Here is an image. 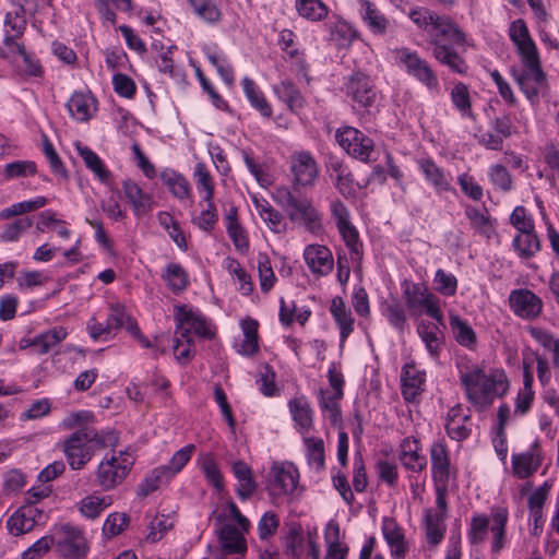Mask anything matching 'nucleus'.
Wrapping results in <instances>:
<instances>
[{"mask_svg":"<svg viewBox=\"0 0 559 559\" xmlns=\"http://www.w3.org/2000/svg\"><path fill=\"white\" fill-rule=\"evenodd\" d=\"M223 550L227 554H243L247 550L246 539L233 525H224L219 533Z\"/></svg>","mask_w":559,"mask_h":559,"instance_id":"42","label":"nucleus"},{"mask_svg":"<svg viewBox=\"0 0 559 559\" xmlns=\"http://www.w3.org/2000/svg\"><path fill=\"white\" fill-rule=\"evenodd\" d=\"M68 332L64 328L55 326L35 336L27 343V346H35L38 348L37 353L39 355H45L66 340Z\"/></svg>","mask_w":559,"mask_h":559,"instance_id":"34","label":"nucleus"},{"mask_svg":"<svg viewBox=\"0 0 559 559\" xmlns=\"http://www.w3.org/2000/svg\"><path fill=\"white\" fill-rule=\"evenodd\" d=\"M70 116L79 121H88L97 111V100L90 92H74L67 103Z\"/></svg>","mask_w":559,"mask_h":559,"instance_id":"22","label":"nucleus"},{"mask_svg":"<svg viewBox=\"0 0 559 559\" xmlns=\"http://www.w3.org/2000/svg\"><path fill=\"white\" fill-rule=\"evenodd\" d=\"M362 21L374 35H383L389 27L388 19L370 0H357Z\"/></svg>","mask_w":559,"mask_h":559,"instance_id":"29","label":"nucleus"},{"mask_svg":"<svg viewBox=\"0 0 559 559\" xmlns=\"http://www.w3.org/2000/svg\"><path fill=\"white\" fill-rule=\"evenodd\" d=\"M194 450V444L185 445L171 456L166 465H160L162 469H164L165 474L168 475L171 479L176 474L181 472L187 463L191 460Z\"/></svg>","mask_w":559,"mask_h":559,"instance_id":"52","label":"nucleus"},{"mask_svg":"<svg viewBox=\"0 0 559 559\" xmlns=\"http://www.w3.org/2000/svg\"><path fill=\"white\" fill-rule=\"evenodd\" d=\"M471 418L464 413L461 405L453 406L447 417L445 429L449 437L453 440L461 441L468 437L471 428L467 425Z\"/></svg>","mask_w":559,"mask_h":559,"instance_id":"28","label":"nucleus"},{"mask_svg":"<svg viewBox=\"0 0 559 559\" xmlns=\"http://www.w3.org/2000/svg\"><path fill=\"white\" fill-rule=\"evenodd\" d=\"M381 312L386 318L389 324L400 332L404 331L406 324V313L402 304L393 298L381 304Z\"/></svg>","mask_w":559,"mask_h":559,"instance_id":"45","label":"nucleus"},{"mask_svg":"<svg viewBox=\"0 0 559 559\" xmlns=\"http://www.w3.org/2000/svg\"><path fill=\"white\" fill-rule=\"evenodd\" d=\"M425 376L426 373L418 370L414 364H406L403 367L402 394L406 401H414L424 391Z\"/></svg>","mask_w":559,"mask_h":559,"instance_id":"26","label":"nucleus"},{"mask_svg":"<svg viewBox=\"0 0 559 559\" xmlns=\"http://www.w3.org/2000/svg\"><path fill=\"white\" fill-rule=\"evenodd\" d=\"M408 17L430 35L432 55L441 64L459 74L466 72V62L460 56L465 51L466 35L450 16L439 15L427 8H416L409 11Z\"/></svg>","mask_w":559,"mask_h":559,"instance_id":"1","label":"nucleus"},{"mask_svg":"<svg viewBox=\"0 0 559 559\" xmlns=\"http://www.w3.org/2000/svg\"><path fill=\"white\" fill-rule=\"evenodd\" d=\"M509 302L516 316L528 320L538 317L543 309L542 299L526 288L512 290L509 296Z\"/></svg>","mask_w":559,"mask_h":559,"instance_id":"15","label":"nucleus"},{"mask_svg":"<svg viewBox=\"0 0 559 559\" xmlns=\"http://www.w3.org/2000/svg\"><path fill=\"white\" fill-rule=\"evenodd\" d=\"M550 485L545 481L528 497V508L535 522L543 518V507L550 490Z\"/></svg>","mask_w":559,"mask_h":559,"instance_id":"59","label":"nucleus"},{"mask_svg":"<svg viewBox=\"0 0 559 559\" xmlns=\"http://www.w3.org/2000/svg\"><path fill=\"white\" fill-rule=\"evenodd\" d=\"M78 154L83 159L85 166L102 181L106 182L109 179V171L99 156L88 146L82 145L80 142L75 143Z\"/></svg>","mask_w":559,"mask_h":559,"instance_id":"39","label":"nucleus"},{"mask_svg":"<svg viewBox=\"0 0 559 559\" xmlns=\"http://www.w3.org/2000/svg\"><path fill=\"white\" fill-rule=\"evenodd\" d=\"M273 91L292 111H297L305 105L304 96L290 81H282L278 84H275L273 86Z\"/></svg>","mask_w":559,"mask_h":559,"instance_id":"38","label":"nucleus"},{"mask_svg":"<svg viewBox=\"0 0 559 559\" xmlns=\"http://www.w3.org/2000/svg\"><path fill=\"white\" fill-rule=\"evenodd\" d=\"M296 10L309 21H321L328 15V7L321 0H296Z\"/></svg>","mask_w":559,"mask_h":559,"instance_id":"48","label":"nucleus"},{"mask_svg":"<svg viewBox=\"0 0 559 559\" xmlns=\"http://www.w3.org/2000/svg\"><path fill=\"white\" fill-rule=\"evenodd\" d=\"M402 288L405 305L412 314L420 316L426 313L438 323L442 322L440 300L426 285L423 283L411 284L405 281L402 284Z\"/></svg>","mask_w":559,"mask_h":559,"instance_id":"4","label":"nucleus"},{"mask_svg":"<svg viewBox=\"0 0 559 559\" xmlns=\"http://www.w3.org/2000/svg\"><path fill=\"white\" fill-rule=\"evenodd\" d=\"M194 178L197 181V188L200 192H204L203 200L211 201L214 195V186L212 177L206 166L203 163H198L194 168Z\"/></svg>","mask_w":559,"mask_h":559,"instance_id":"60","label":"nucleus"},{"mask_svg":"<svg viewBox=\"0 0 559 559\" xmlns=\"http://www.w3.org/2000/svg\"><path fill=\"white\" fill-rule=\"evenodd\" d=\"M231 472L238 481L236 492L241 500H247L257 489L255 481L249 465L242 461H236L231 466Z\"/></svg>","mask_w":559,"mask_h":559,"instance_id":"33","label":"nucleus"},{"mask_svg":"<svg viewBox=\"0 0 559 559\" xmlns=\"http://www.w3.org/2000/svg\"><path fill=\"white\" fill-rule=\"evenodd\" d=\"M508 518L506 508H497L491 514V552H500L508 544L506 532Z\"/></svg>","mask_w":559,"mask_h":559,"instance_id":"31","label":"nucleus"},{"mask_svg":"<svg viewBox=\"0 0 559 559\" xmlns=\"http://www.w3.org/2000/svg\"><path fill=\"white\" fill-rule=\"evenodd\" d=\"M393 53L395 62L404 66L407 73L412 76H414L426 62L416 51H412L408 48L396 49Z\"/></svg>","mask_w":559,"mask_h":559,"instance_id":"54","label":"nucleus"},{"mask_svg":"<svg viewBox=\"0 0 559 559\" xmlns=\"http://www.w3.org/2000/svg\"><path fill=\"white\" fill-rule=\"evenodd\" d=\"M326 555L325 559H345L348 554V547L340 543V527L338 524L331 521L329 522L325 534Z\"/></svg>","mask_w":559,"mask_h":559,"instance_id":"37","label":"nucleus"},{"mask_svg":"<svg viewBox=\"0 0 559 559\" xmlns=\"http://www.w3.org/2000/svg\"><path fill=\"white\" fill-rule=\"evenodd\" d=\"M382 533L394 559H404L408 546L403 530L396 521L391 518H384L382 521Z\"/></svg>","mask_w":559,"mask_h":559,"instance_id":"24","label":"nucleus"},{"mask_svg":"<svg viewBox=\"0 0 559 559\" xmlns=\"http://www.w3.org/2000/svg\"><path fill=\"white\" fill-rule=\"evenodd\" d=\"M540 465V459L534 452H527L513 456V471L520 478H526L534 474Z\"/></svg>","mask_w":559,"mask_h":559,"instance_id":"49","label":"nucleus"},{"mask_svg":"<svg viewBox=\"0 0 559 559\" xmlns=\"http://www.w3.org/2000/svg\"><path fill=\"white\" fill-rule=\"evenodd\" d=\"M170 480V477L165 474L164 469L160 466L154 468L140 485L138 489V495L141 497H146L150 493L154 492L159 488V486L164 483Z\"/></svg>","mask_w":559,"mask_h":559,"instance_id":"58","label":"nucleus"},{"mask_svg":"<svg viewBox=\"0 0 559 559\" xmlns=\"http://www.w3.org/2000/svg\"><path fill=\"white\" fill-rule=\"evenodd\" d=\"M62 448L67 462L73 471L82 469L94 455L82 428L66 438Z\"/></svg>","mask_w":559,"mask_h":559,"instance_id":"12","label":"nucleus"},{"mask_svg":"<svg viewBox=\"0 0 559 559\" xmlns=\"http://www.w3.org/2000/svg\"><path fill=\"white\" fill-rule=\"evenodd\" d=\"M194 14L206 23L215 24L222 19V13L213 0H187Z\"/></svg>","mask_w":559,"mask_h":559,"instance_id":"50","label":"nucleus"},{"mask_svg":"<svg viewBox=\"0 0 559 559\" xmlns=\"http://www.w3.org/2000/svg\"><path fill=\"white\" fill-rule=\"evenodd\" d=\"M431 476L433 484L449 483L452 468L449 451L442 440L435 441L430 447Z\"/></svg>","mask_w":559,"mask_h":559,"instance_id":"19","label":"nucleus"},{"mask_svg":"<svg viewBox=\"0 0 559 559\" xmlns=\"http://www.w3.org/2000/svg\"><path fill=\"white\" fill-rule=\"evenodd\" d=\"M330 312L340 329V346L343 347L344 343L354 331V318L344 300L338 296L332 299Z\"/></svg>","mask_w":559,"mask_h":559,"instance_id":"27","label":"nucleus"},{"mask_svg":"<svg viewBox=\"0 0 559 559\" xmlns=\"http://www.w3.org/2000/svg\"><path fill=\"white\" fill-rule=\"evenodd\" d=\"M418 166L424 173L425 178L430 182L437 191H450L451 182L448 175L442 168L436 165L430 158H423L418 160Z\"/></svg>","mask_w":559,"mask_h":559,"instance_id":"35","label":"nucleus"},{"mask_svg":"<svg viewBox=\"0 0 559 559\" xmlns=\"http://www.w3.org/2000/svg\"><path fill=\"white\" fill-rule=\"evenodd\" d=\"M512 247L521 260H530L540 251V239L535 229L516 233L512 240Z\"/></svg>","mask_w":559,"mask_h":559,"instance_id":"30","label":"nucleus"},{"mask_svg":"<svg viewBox=\"0 0 559 559\" xmlns=\"http://www.w3.org/2000/svg\"><path fill=\"white\" fill-rule=\"evenodd\" d=\"M175 334H179L181 337H192L191 332L203 337L212 336L206 320L197 311L188 309L186 306L177 308Z\"/></svg>","mask_w":559,"mask_h":559,"instance_id":"14","label":"nucleus"},{"mask_svg":"<svg viewBox=\"0 0 559 559\" xmlns=\"http://www.w3.org/2000/svg\"><path fill=\"white\" fill-rule=\"evenodd\" d=\"M442 325H444L443 321L438 323L437 321L430 322L420 320L416 326L418 336L425 344L430 357L433 359H438L444 345V335L441 330Z\"/></svg>","mask_w":559,"mask_h":559,"instance_id":"18","label":"nucleus"},{"mask_svg":"<svg viewBox=\"0 0 559 559\" xmlns=\"http://www.w3.org/2000/svg\"><path fill=\"white\" fill-rule=\"evenodd\" d=\"M443 521L444 518L441 514H432L431 509L425 510V530L429 544L437 545L443 539L445 532Z\"/></svg>","mask_w":559,"mask_h":559,"instance_id":"46","label":"nucleus"},{"mask_svg":"<svg viewBox=\"0 0 559 559\" xmlns=\"http://www.w3.org/2000/svg\"><path fill=\"white\" fill-rule=\"evenodd\" d=\"M83 432L91 444V450L93 454L97 450H103L106 448H114L118 443V435L114 430H102L97 431L96 429L84 426L82 427Z\"/></svg>","mask_w":559,"mask_h":559,"instance_id":"41","label":"nucleus"},{"mask_svg":"<svg viewBox=\"0 0 559 559\" xmlns=\"http://www.w3.org/2000/svg\"><path fill=\"white\" fill-rule=\"evenodd\" d=\"M241 85L246 97L253 108H255L263 117L270 118L273 114L272 107L264 97L255 82L246 76L241 80Z\"/></svg>","mask_w":559,"mask_h":559,"instance_id":"36","label":"nucleus"},{"mask_svg":"<svg viewBox=\"0 0 559 559\" xmlns=\"http://www.w3.org/2000/svg\"><path fill=\"white\" fill-rule=\"evenodd\" d=\"M456 368L469 403L478 411L485 409L489 405V377L484 367L459 357Z\"/></svg>","mask_w":559,"mask_h":559,"instance_id":"2","label":"nucleus"},{"mask_svg":"<svg viewBox=\"0 0 559 559\" xmlns=\"http://www.w3.org/2000/svg\"><path fill=\"white\" fill-rule=\"evenodd\" d=\"M258 272L260 288L263 293H267L274 286L276 280L270 259L266 254H259L258 257Z\"/></svg>","mask_w":559,"mask_h":559,"instance_id":"63","label":"nucleus"},{"mask_svg":"<svg viewBox=\"0 0 559 559\" xmlns=\"http://www.w3.org/2000/svg\"><path fill=\"white\" fill-rule=\"evenodd\" d=\"M162 178L176 198L183 200L190 195L189 182L182 175L175 171H165Z\"/></svg>","mask_w":559,"mask_h":559,"instance_id":"55","label":"nucleus"},{"mask_svg":"<svg viewBox=\"0 0 559 559\" xmlns=\"http://www.w3.org/2000/svg\"><path fill=\"white\" fill-rule=\"evenodd\" d=\"M53 545L56 552L68 559H81L86 555L87 546L82 532L63 524L52 532Z\"/></svg>","mask_w":559,"mask_h":559,"instance_id":"7","label":"nucleus"},{"mask_svg":"<svg viewBox=\"0 0 559 559\" xmlns=\"http://www.w3.org/2000/svg\"><path fill=\"white\" fill-rule=\"evenodd\" d=\"M36 526V520H32L25 508L21 506L7 521V527L10 534L20 536L28 533Z\"/></svg>","mask_w":559,"mask_h":559,"instance_id":"47","label":"nucleus"},{"mask_svg":"<svg viewBox=\"0 0 559 559\" xmlns=\"http://www.w3.org/2000/svg\"><path fill=\"white\" fill-rule=\"evenodd\" d=\"M43 140V151L46 156V158L49 162L50 169L53 174L67 179L68 178V171L59 157L58 153L56 152L52 143L48 139L46 134L41 135Z\"/></svg>","mask_w":559,"mask_h":559,"instance_id":"61","label":"nucleus"},{"mask_svg":"<svg viewBox=\"0 0 559 559\" xmlns=\"http://www.w3.org/2000/svg\"><path fill=\"white\" fill-rule=\"evenodd\" d=\"M509 35L515 45L521 59L539 55L537 47L530 35L528 28L522 19L515 20L511 23Z\"/></svg>","mask_w":559,"mask_h":559,"instance_id":"23","label":"nucleus"},{"mask_svg":"<svg viewBox=\"0 0 559 559\" xmlns=\"http://www.w3.org/2000/svg\"><path fill=\"white\" fill-rule=\"evenodd\" d=\"M299 473L293 463H275L270 471L267 485L272 497L293 495L297 489Z\"/></svg>","mask_w":559,"mask_h":559,"instance_id":"10","label":"nucleus"},{"mask_svg":"<svg viewBox=\"0 0 559 559\" xmlns=\"http://www.w3.org/2000/svg\"><path fill=\"white\" fill-rule=\"evenodd\" d=\"M306 456L311 469L319 473L325 466L324 441L321 438L308 437L304 439Z\"/></svg>","mask_w":559,"mask_h":559,"instance_id":"40","label":"nucleus"},{"mask_svg":"<svg viewBox=\"0 0 559 559\" xmlns=\"http://www.w3.org/2000/svg\"><path fill=\"white\" fill-rule=\"evenodd\" d=\"M421 444L418 439L407 437L400 444V462L408 471L419 473L427 467V459L420 453Z\"/></svg>","mask_w":559,"mask_h":559,"instance_id":"20","label":"nucleus"},{"mask_svg":"<svg viewBox=\"0 0 559 559\" xmlns=\"http://www.w3.org/2000/svg\"><path fill=\"white\" fill-rule=\"evenodd\" d=\"M32 225L33 221L27 216L19 217L13 222L5 224L0 233V241H17L20 237L32 227Z\"/></svg>","mask_w":559,"mask_h":559,"instance_id":"53","label":"nucleus"},{"mask_svg":"<svg viewBox=\"0 0 559 559\" xmlns=\"http://www.w3.org/2000/svg\"><path fill=\"white\" fill-rule=\"evenodd\" d=\"M163 278L174 294L183 292L189 285V277L185 269L178 263L167 264Z\"/></svg>","mask_w":559,"mask_h":559,"instance_id":"44","label":"nucleus"},{"mask_svg":"<svg viewBox=\"0 0 559 559\" xmlns=\"http://www.w3.org/2000/svg\"><path fill=\"white\" fill-rule=\"evenodd\" d=\"M294 187H311L319 175L318 164L310 152L301 151L290 156Z\"/></svg>","mask_w":559,"mask_h":559,"instance_id":"13","label":"nucleus"},{"mask_svg":"<svg viewBox=\"0 0 559 559\" xmlns=\"http://www.w3.org/2000/svg\"><path fill=\"white\" fill-rule=\"evenodd\" d=\"M34 0H25L24 5H20L13 12H8L5 15L4 24L5 27H10V31H5L3 39L4 46L11 48L13 45L19 44L15 38L21 36L26 27L25 12L32 10L35 7Z\"/></svg>","mask_w":559,"mask_h":559,"instance_id":"21","label":"nucleus"},{"mask_svg":"<svg viewBox=\"0 0 559 559\" xmlns=\"http://www.w3.org/2000/svg\"><path fill=\"white\" fill-rule=\"evenodd\" d=\"M450 325L455 341L462 346L473 348L476 344V334L474 330L457 316H451Z\"/></svg>","mask_w":559,"mask_h":559,"instance_id":"51","label":"nucleus"},{"mask_svg":"<svg viewBox=\"0 0 559 559\" xmlns=\"http://www.w3.org/2000/svg\"><path fill=\"white\" fill-rule=\"evenodd\" d=\"M286 214L292 223L302 226L311 234L318 235L323 230V214L310 198H298Z\"/></svg>","mask_w":559,"mask_h":559,"instance_id":"11","label":"nucleus"},{"mask_svg":"<svg viewBox=\"0 0 559 559\" xmlns=\"http://www.w3.org/2000/svg\"><path fill=\"white\" fill-rule=\"evenodd\" d=\"M200 464L207 481L212 484L217 490H222L224 488L223 476L212 454L202 455L200 459Z\"/></svg>","mask_w":559,"mask_h":559,"instance_id":"57","label":"nucleus"},{"mask_svg":"<svg viewBox=\"0 0 559 559\" xmlns=\"http://www.w3.org/2000/svg\"><path fill=\"white\" fill-rule=\"evenodd\" d=\"M345 92L352 99L353 109L356 111L371 107L377 98L374 84L369 75L361 71H355L348 76Z\"/></svg>","mask_w":559,"mask_h":559,"instance_id":"9","label":"nucleus"},{"mask_svg":"<svg viewBox=\"0 0 559 559\" xmlns=\"http://www.w3.org/2000/svg\"><path fill=\"white\" fill-rule=\"evenodd\" d=\"M305 262L310 272L320 277L330 274L333 270V255L323 245H308L304 250Z\"/></svg>","mask_w":559,"mask_h":559,"instance_id":"17","label":"nucleus"},{"mask_svg":"<svg viewBox=\"0 0 559 559\" xmlns=\"http://www.w3.org/2000/svg\"><path fill=\"white\" fill-rule=\"evenodd\" d=\"M107 322L111 331L118 329H124L128 331L142 347L150 346V340L141 333V330L135 319L126 311V308L121 304H111L109 307V314Z\"/></svg>","mask_w":559,"mask_h":559,"instance_id":"16","label":"nucleus"},{"mask_svg":"<svg viewBox=\"0 0 559 559\" xmlns=\"http://www.w3.org/2000/svg\"><path fill=\"white\" fill-rule=\"evenodd\" d=\"M122 190L136 216H142L151 210L152 199L150 194L145 193L136 182L132 180L123 181Z\"/></svg>","mask_w":559,"mask_h":559,"instance_id":"32","label":"nucleus"},{"mask_svg":"<svg viewBox=\"0 0 559 559\" xmlns=\"http://www.w3.org/2000/svg\"><path fill=\"white\" fill-rule=\"evenodd\" d=\"M521 61L523 68L519 72L513 71V76L525 97L534 104L547 86L546 74L542 69L539 55Z\"/></svg>","mask_w":559,"mask_h":559,"instance_id":"5","label":"nucleus"},{"mask_svg":"<svg viewBox=\"0 0 559 559\" xmlns=\"http://www.w3.org/2000/svg\"><path fill=\"white\" fill-rule=\"evenodd\" d=\"M135 462L134 456L128 451L106 454L96 469V484L105 491H109L121 485Z\"/></svg>","mask_w":559,"mask_h":559,"instance_id":"3","label":"nucleus"},{"mask_svg":"<svg viewBox=\"0 0 559 559\" xmlns=\"http://www.w3.org/2000/svg\"><path fill=\"white\" fill-rule=\"evenodd\" d=\"M332 217L346 247L349 249L352 259L360 261L362 258V243L359 239L357 228L350 222L348 207L341 200H333L330 204Z\"/></svg>","mask_w":559,"mask_h":559,"instance_id":"6","label":"nucleus"},{"mask_svg":"<svg viewBox=\"0 0 559 559\" xmlns=\"http://www.w3.org/2000/svg\"><path fill=\"white\" fill-rule=\"evenodd\" d=\"M109 506L107 498L98 496H87L80 502L81 513L88 518L95 519Z\"/></svg>","mask_w":559,"mask_h":559,"instance_id":"62","label":"nucleus"},{"mask_svg":"<svg viewBox=\"0 0 559 559\" xmlns=\"http://www.w3.org/2000/svg\"><path fill=\"white\" fill-rule=\"evenodd\" d=\"M335 140L350 156L361 162L371 160L374 151L373 140L354 127L340 128L335 132Z\"/></svg>","mask_w":559,"mask_h":559,"instance_id":"8","label":"nucleus"},{"mask_svg":"<svg viewBox=\"0 0 559 559\" xmlns=\"http://www.w3.org/2000/svg\"><path fill=\"white\" fill-rule=\"evenodd\" d=\"M36 164L33 160H15L4 166L3 175L7 179L24 178L36 173Z\"/></svg>","mask_w":559,"mask_h":559,"instance_id":"64","label":"nucleus"},{"mask_svg":"<svg viewBox=\"0 0 559 559\" xmlns=\"http://www.w3.org/2000/svg\"><path fill=\"white\" fill-rule=\"evenodd\" d=\"M295 424L302 432H307L312 426V411L305 397H296L288 403Z\"/></svg>","mask_w":559,"mask_h":559,"instance_id":"43","label":"nucleus"},{"mask_svg":"<svg viewBox=\"0 0 559 559\" xmlns=\"http://www.w3.org/2000/svg\"><path fill=\"white\" fill-rule=\"evenodd\" d=\"M252 202L258 215L271 231L283 234L287 230L285 216L278 210L274 209L267 200L253 195Z\"/></svg>","mask_w":559,"mask_h":559,"instance_id":"25","label":"nucleus"},{"mask_svg":"<svg viewBox=\"0 0 559 559\" xmlns=\"http://www.w3.org/2000/svg\"><path fill=\"white\" fill-rule=\"evenodd\" d=\"M489 533V519L484 514H476L471 520L468 538L472 545H483Z\"/></svg>","mask_w":559,"mask_h":559,"instance_id":"56","label":"nucleus"}]
</instances>
